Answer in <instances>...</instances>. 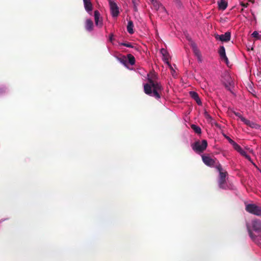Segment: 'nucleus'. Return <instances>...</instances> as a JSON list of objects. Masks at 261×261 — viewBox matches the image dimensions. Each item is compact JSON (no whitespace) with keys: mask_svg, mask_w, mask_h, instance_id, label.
Wrapping results in <instances>:
<instances>
[{"mask_svg":"<svg viewBox=\"0 0 261 261\" xmlns=\"http://www.w3.org/2000/svg\"><path fill=\"white\" fill-rule=\"evenodd\" d=\"M147 77L148 83L143 85L144 92L150 96L160 99V93L163 90V86L153 77H150L149 74H147Z\"/></svg>","mask_w":261,"mask_h":261,"instance_id":"obj_1","label":"nucleus"},{"mask_svg":"<svg viewBox=\"0 0 261 261\" xmlns=\"http://www.w3.org/2000/svg\"><path fill=\"white\" fill-rule=\"evenodd\" d=\"M215 168L219 173V178L218 180L219 188L223 189H226L227 188L225 184V177L227 174L226 172L223 171L222 168L219 163L216 164Z\"/></svg>","mask_w":261,"mask_h":261,"instance_id":"obj_2","label":"nucleus"},{"mask_svg":"<svg viewBox=\"0 0 261 261\" xmlns=\"http://www.w3.org/2000/svg\"><path fill=\"white\" fill-rule=\"evenodd\" d=\"M207 146V141L203 140L201 141H198L192 144L191 146L194 151L197 153H200L205 150Z\"/></svg>","mask_w":261,"mask_h":261,"instance_id":"obj_3","label":"nucleus"},{"mask_svg":"<svg viewBox=\"0 0 261 261\" xmlns=\"http://www.w3.org/2000/svg\"><path fill=\"white\" fill-rule=\"evenodd\" d=\"M246 210L255 215H261V208L253 204H248L246 206Z\"/></svg>","mask_w":261,"mask_h":261,"instance_id":"obj_4","label":"nucleus"},{"mask_svg":"<svg viewBox=\"0 0 261 261\" xmlns=\"http://www.w3.org/2000/svg\"><path fill=\"white\" fill-rule=\"evenodd\" d=\"M223 82L225 88L228 90L232 92V89L234 87V84L232 78L229 74H225Z\"/></svg>","mask_w":261,"mask_h":261,"instance_id":"obj_5","label":"nucleus"},{"mask_svg":"<svg viewBox=\"0 0 261 261\" xmlns=\"http://www.w3.org/2000/svg\"><path fill=\"white\" fill-rule=\"evenodd\" d=\"M111 15L113 17H117L119 13V8L114 0H109Z\"/></svg>","mask_w":261,"mask_h":261,"instance_id":"obj_6","label":"nucleus"},{"mask_svg":"<svg viewBox=\"0 0 261 261\" xmlns=\"http://www.w3.org/2000/svg\"><path fill=\"white\" fill-rule=\"evenodd\" d=\"M203 162L207 166L214 167L216 164V159L212 158L209 155L203 154L201 155Z\"/></svg>","mask_w":261,"mask_h":261,"instance_id":"obj_7","label":"nucleus"},{"mask_svg":"<svg viewBox=\"0 0 261 261\" xmlns=\"http://www.w3.org/2000/svg\"><path fill=\"white\" fill-rule=\"evenodd\" d=\"M231 38V33L229 32H226L225 34L222 35H216V40H220L221 42H228Z\"/></svg>","mask_w":261,"mask_h":261,"instance_id":"obj_8","label":"nucleus"},{"mask_svg":"<svg viewBox=\"0 0 261 261\" xmlns=\"http://www.w3.org/2000/svg\"><path fill=\"white\" fill-rule=\"evenodd\" d=\"M241 120L247 125L250 126L251 128H255L257 129L261 130V126L255 123L254 122L251 121L249 120L246 119L243 116L241 117Z\"/></svg>","mask_w":261,"mask_h":261,"instance_id":"obj_9","label":"nucleus"},{"mask_svg":"<svg viewBox=\"0 0 261 261\" xmlns=\"http://www.w3.org/2000/svg\"><path fill=\"white\" fill-rule=\"evenodd\" d=\"M160 53L162 55L163 60L164 61V62L166 64H168V65L169 66H170V67L171 68H172L171 65H170V64L169 63V60L170 57V55L168 53V51L165 48H162L160 50Z\"/></svg>","mask_w":261,"mask_h":261,"instance_id":"obj_10","label":"nucleus"},{"mask_svg":"<svg viewBox=\"0 0 261 261\" xmlns=\"http://www.w3.org/2000/svg\"><path fill=\"white\" fill-rule=\"evenodd\" d=\"M94 20L95 24L97 27H102L103 24L102 19L100 17V13L97 10L94 11Z\"/></svg>","mask_w":261,"mask_h":261,"instance_id":"obj_11","label":"nucleus"},{"mask_svg":"<svg viewBox=\"0 0 261 261\" xmlns=\"http://www.w3.org/2000/svg\"><path fill=\"white\" fill-rule=\"evenodd\" d=\"M251 227L252 230L256 232H259L261 230V221L258 220H253L251 222Z\"/></svg>","mask_w":261,"mask_h":261,"instance_id":"obj_12","label":"nucleus"},{"mask_svg":"<svg viewBox=\"0 0 261 261\" xmlns=\"http://www.w3.org/2000/svg\"><path fill=\"white\" fill-rule=\"evenodd\" d=\"M219 54L220 56V58L222 60H224L226 64L228 65V59L226 56L225 54V49L223 46H220L219 50Z\"/></svg>","mask_w":261,"mask_h":261,"instance_id":"obj_13","label":"nucleus"},{"mask_svg":"<svg viewBox=\"0 0 261 261\" xmlns=\"http://www.w3.org/2000/svg\"><path fill=\"white\" fill-rule=\"evenodd\" d=\"M234 149L238 152H239L241 155L244 156L246 159H248L250 161H251L250 156L247 154L245 150H244L239 144H238L234 148Z\"/></svg>","mask_w":261,"mask_h":261,"instance_id":"obj_14","label":"nucleus"},{"mask_svg":"<svg viewBox=\"0 0 261 261\" xmlns=\"http://www.w3.org/2000/svg\"><path fill=\"white\" fill-rule=\"evenodd\" d=\"M83 2L86 11L91 14L92 10V5L90 0H83Z\"/></svg>","mask_w":261,"mask_h":261,"instance_id":"obj_15","label":"nucleus"},{"mask_svg":"<svg viewBox=\"0 0 261 261\" xmlns=\"http://www.w3.org/2000/svg\"><path fill=\"white\" fill-rule=\"evenodd\" d=\"M189 94H190V96L193 99H194L196 103L199 105V106H200L202 104V102H201V101L197 94V93H196V92L195 91H190L189 92Z\"/></svg>","mask_w":261,"mask_h":261,"instance_id":"obj_16","label":"nucleus"},{"mask_svg":"<svg viewBox=\"0 0 261 261\" xmlns=\"http://www.w3.org/2000/svg\"><path fill=\"white\" fill-rule=\"evenodd\" d=\"M85 28L87 31L91 32L93 29V23L90 19H87L85 22Z\"/></svg>","mask_w":261,"mask_h":261,"instance_id":"obj_17","label":"nucleus"},{"mask_svg":"<svg viewBox=\"0 0 261 261\" xmlns=\"http://www.w3.org/2000/svg\"><path fill=\"white\" fill-rule=\"evenodd\" d=\"M218 5L219 9L221 10H225L227 7V3L225 0H219Z\"/></svg>","mask_w":261,"mask_h":261,"instance_id":"obj_18","label":"nucleus"},{"mask_svg":"<svg viewBox=\"0 0 261 261\" xmlns=\"http://www.w3.org/2000/svg\"><path fill=\"white\" fill-rule=\"evenodd\" d=\"M246 226H247V230H248V232L249 233V236L251 238V239L254 241L255 243H257V244H259V243L258 242V241L257 240L256 238H255L253 235V233L252 232V230L251 229V226L248 224V223H247L246 224Z\"/></svg>","mask_w":261,"mask_h":261,"instance_id":"obj_19","label":"nucleus"},{"mask_svg":"<svg viewBox=\"0 0 261 261\" xmlns=\"http://www.w3.org/2000/svg\"><path fill=\"white\" fill-rule=\"evenodd\" d=\"M127 31L130 34H133L134 33V24L133 21H129L127 25Z\"/></svg>","mask_w":261,"mask_h":261,"instance_id":"obj_20","label":"nucleus"},{"mask_svg":"<svg viewBox=\"0 0 261 261\" xmlns=\"http://www.w3.org/2000/svg\"><path fill=\"white\" fill-rule=\"evenodd\" d=\"M192 46H193V50H194L195 55L197 56V57L198 59V61L199 62H201V54H200L199 50L197 49V47L196 46V45L195 44H193Z\"/></svg>","mask_w":261,"mask_h":261,"instance_id":"obj_21","label":"nucleus"},{"mask_svg":"<svg viewBox=\"0 0 261 261\" xmlns=\"http://www.w3.org/2000/svg\"><path fill=\"white\" fill-rule=\"evenodd\" d=\"M151 3L156 10H159L161 5H162L157 0H151Z\"/></svg>","mask_w":261,"mask_h":261,"instance_id":"obj_22","label":"nucleus"},{"mask_svg":"<svg viewBox=\"0 0 261 261\" xmlns=\"http://www.w3.org/2000/svg\"><path fill=\"white\" fill-rule=\"evenodd\" d=\"M127 59L128 60L129 63L131 65H133L135 64V59L133 55H132L131 54H128L127 55Z\"/></svg>","mask_w":261,"mask_h":261,"instance_id":"obj_23","label":"nucleus"},{"mask_svg":"<svg viewBox=\"0 0 261 261\" xmlns=\"http://www.w3.org/2000/svg\"><path fill=\"white\" fill-rule=\"evenodd\" d=\"M191 127L196 133H197L198 134H201V128L200 127H199L195 124H192L191 125Z\"/></svg>","mask_w":261,"mask_h":261,"instance_id":"obj_24","label":"nucleus"},{"mask_svg":"<svg viewBox=\"0 0 261 261\" xmlns=\"http://www.w3.org/2000/svg\"><path fill=\"white\" fill-rule=\"evenodd\" d=\"M225 138L228 141L229 143L232 145L233 148L238 145L237 143H236L233 140H232L230 138L227 136L226 135H224Z\"/></svg>","mask_w":261,"mask_h":261,"instance_id":"obj_25","label":"nucleus"},{"mask_svg":"<svg viewBox=\"0 0 261 261\" xmlns=\"http://www.w3.org/2000/svg\"><path fill=\"white\" fill-rule=\"evenodd\" d=\"M204 116L205 119L208 122H211L212 120V117L210 115V114L206 111H204Z\"/></svg>","mask_w":261,"mask_h":261,"instance_id":"obj_26","label":"nucleus"},{"mask_svg":"<svg viewBox=\"0 0 261 261\" xmlns=\"http://www.w3.org/2000/svg\"><path fill=\"white\" fill-rule=\"evenodd\" d=\"M120 45H123L124 46L129 47V48H133V46L130 43H120Z\"/></svg>","mask_w":261,"mask_h":261,"instance_id":"obj_27","label":"nucleus"},{"mask_svg":"<svg viewBox=\"0 0 261 261\" xmlns=\"http://www.w3.org/2000/svg\"><path fill=\"white\" fill-rule=\"evenodd\" d=\"M161 12L165 13V14H167V11L165 9V8L163 6L161 5V7L159 9Z\"/></svg>","mask_w":261,"mask_h":261,"instance_id":"obj_28","label":"nucleus"},{"mask_svg":"<svg viewBox=\"0 0 261 261\" xmlns=\"http://www.w3.org/2000/svg\"><path fill=\"white\" fill-rule=\"evenodd\" d=\"M252 36L253 37L257 38L258 36V33L256 31H254L252 33Z\"/></svg>","mask_w":261,"mask_h":261,"instance_id":"obj_29","label":"nucleus"},{"mask_svg":"<svg viewBox=\"0 0 261 261\" xmlns=\"http://www.w3.org/2000/svg\"><path fill=\"white\" fill-rule=\"evenodd\" d=\"M120 62L125 66H126V60L119 59Z\"/></svg>","mask_w":261,"mask_h":261,"instance_id":"obj_30","label":"nucleus"},{"mask_svg":"<svg viewBox=\"0 0 261 261\" xmlns=\"http://www.w3.org/2000/svg\"><path fill=\"white\" fill-rule=\"evenodd\" d=\"M132 2H133V3L134 4V9L135 11H137V6H136L135 0H132Z\"/></svg>","mask_w":261,"mask_h":261,"instance_id":"obj_31","label":"nucleus"},{"mask_svg":"<svg viewBox=\"0 0 261 261\" xmlns=\"http://www.w3.org/2000/svg\"><path fill=\"white\" fill-rule=\"evenodd\" d=\"M113 40V35L111 34V35H110V36L109 37V41L111 42H112Z\"/></svg>","mask_w":261,"mask_h":261,"instance_id":"obj_32","label":"nucleus"},{"mask_svg":"<svg viewBox=\"0 0 261 261\" xmlns=\"http://www.w3.org/2000/svg\"><path fill=\"white\" fill-rule=\"evenodd\" d=\"M241 6L244 8L245 7H247V4H244V3H241Z\"/></svg>","mask_w":261,"mask_h":261,"instance_id":"obj_33","label":"nucleus"},{"mask_svg":"<svg viewBox=\"0 0 261 261\" xmlns=\"http://www.w3.org/2000/svg\"><path fill=\"white\" fill-rule=\"evenodd\" d=\"M236 116H238L240 119L241 117L242 116L240 113H236Z\"/></svg>","mask_w":261,"mask_h":261,"instance_id":"obj_34","label":"nucleus"},{"mask_svg":"<svg viewBox=\"0 0 261 261\" xmlns=\"http://www.w3.org/2000/svg\"><path fill=\"white\" fill-rule=\"evenodd\" d=\"M151 2V0H150Z\"/></svg>","mask_w":261,"mask_h":261,"instance_id":"obj_35","label":"nucleus"}]
</instances>
